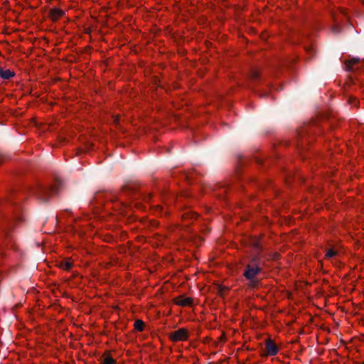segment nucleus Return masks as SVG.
Masks as SVG:
<instances>
[{
    "label": "nucleus",
    "instance_id": "6ab92c4d",
    "mask_svg": "<svg viewBox=\"0 0 364 364\" xmlns=\"http://www.w3.org/2000/svg\"><path fill=\"white\" fill-rule=\"evenodd\" d=\"M331 31L334 33V34H338L340 33L341 31V27L337 23H335L332 27H331Z\"/></svg>",
    "mask_w": 364,
    "mask_h": 364
},
{
    "label": "nucleus",
    "instance_id": "393cba45",
    "mask_svg": "<svg viewBox=\"0 0 364 364\" xmlns=\"http://www.w3.org/2000/svg\"><path fill=\"white\" fill-rule=\"evenodd\" d=\"M362 1V3L364 4V0H360Z\"/></svg>",
    "mask_w": 364,
    "mask_h": 364
},
{
    "label": "nucleus",
    "instance_id": "39448f33",
    "mask_svg": "<svg viewBox=\"0 0 364 364\" xmlns=\"http://www.w3.org/2000/svg\"><path fill=\"white\" fill-rule=\"evenodd\" d=\"M360 60L358 58H353L349 60H346L345 62L346 69L348 71H354L360 69Z\"/></svg>",
    "mask_w": 364,
    "mask_h": 364
},
{
    "label": "nucleus",
    "instance_id": "dca6fc26",
    "mask_svg": "<svg viewBox=\"0 0 364 364\" xmlns=\"http://www.w3.org/2000/svg\"><path fill=\"white\" fill-rule=\"evenodd\" d=\"M306 51L309 55V58H311L316 53V49L314 48L313 45H309L306 48Z\"/></svg>",
    "mask_w": 364,
    "mask_h": 364
},
{
    "label": "nucleus",
    "instance_id": "a211bd4d",
    "mask_svg": "<svg viewBox=\"0 0 364 364\" xmlns=\"http://www.w3.org/2000/svg\"><path fill=\"white\" fill-rule=\"evenodd\" d=\"M103 364H115V360L109 355H107L103 361Z\"/></svg>",
    "mask_w": 364,
    "mask_h": 364
},
{
    "label": "nucleus",
    "instance_id": "ddd939ff",
    "mask_svg": "<svg viewBox=\"0 0 364 364\" xmlns=\"http://www.w3.org/2000/svg\"><path fill=\"white\" fill-rule=\"evenodd\" d=\"M259 75L260 74L258 70L252 69L250 72V77L252 82H255L259 78Z\"/></svg>",
    "mask_w": 364,
    "mask_h": 364
},
{
    "label": "nucleus",
    "instance_id": "0eeeda50",
    "mask_svg": "<svg viewBox=\"0 0 364 364\" xmlns=\"http://www.w3.org/2000/svg\"><path fill=\"white\" fill-rule=\"evenodd\" d=\"M176 304L182 306H190L193 304V299L191 297L179 296L174 299Z\"/></svg>",
    "mask_w": 364,
    "mask_h": 364
},
{
    "label": "nucleus",
    "instance_id": "f03ea898",
    "mask_svg": "<svg viewBox=\"0 0 364 364\" xmlns=\"http://www.w3.org/2000/svg\"><path fill=\"white\" fill-rule=\"evenodd\" d=\"M62 185V181L56 178L51 186L38 184L31 189V192L41 203H46L52 194H55L60 190Z\"/></svg>",
    "mask_w": 364,
    "mask_h": 364
},
{
    "label": "nucleus",
    "instance_id": "2eb2a0df",
    "mask_svg": "<svg viewBox=\"0 0 364 364\" xmlns=\"http://www.w3.org/2000/svg\"><path fill=\"white\" fill-rule=\"evenodd\" d=\"M144 323L141 320H136L134 322V328L139 331H142L144 330Z\"/></svg>",
    "mask_w": 364,
    "mask_h": 364
},
{
    "label": "nucleus",
    "instance_id": "412c9836",
    "mask_svg": "<svg viewBox=\"0 0 364 364\" xmlns=\"http://www.w3.org/2000/svg\"><path fill=\"white\" fill-rule=\"evenodd\" d=\"M9 200H10V203H11V205L12 207H14V206L16 205V203L14 201V199H13L12 198H11L9 199Z\"/></svg>",
    "mask_w": 364,
    "mask_h": 364
},
{
    "label": "nucleus",
    "instance_id": "aec40b11",
    "mask_svg": "<svg viewBox=\"0 0 364 364\" xmlns=\"http://www.w3.org/2000/svg\"><path fill=\"white\" fill-rule=\"evenodd\" d=\"M228 189H229V188H227V187L222 188L221 190L223 191V192L220 193V195H225V194H226Z\"/></svg>",
    "mask_w": 364,
    "mask_h": 364
},
{
    "label": "nucleus",
    "instance_id": "f257e3e1",
    "mask_svg": "<svg viewBox=\"0 0 364 364\" xmlns=\"http://www.w3.org/2000/svg\"><path fill=\"white\" fill-rule=\"evenodd\" d=\"M250 246L252 252L250 262L245 269L243 276L250 282L249 286L255 288L259 282L257 276L262 272V266L264 264V262L262 260L263 247L260 240L256 237L250 240Z\"/></svg>",
    "mask_w": 364,
    "mask_h": 364
},
{
    "label": "nucleus",
    "instance_id": "5701e85b",
    "mask_svg": "<svg viewBox=\"0 0 364 364\" xmlns=\"http://www.w3.org/2000/svg\"><path fill=\"white\" fill-rule=\"evenodd\" d=\"M3 159H4V156L0 154V164L3 161Z\"/></svg>",
    "mask_w": 364,
    "mask_h": 364
},
{
    "label": "nucleus",
    "instance_id": "20e7f679",
    "mask_svg": "<svg viewBox=\"0 0 364 364\" xmlns=\"http://www.w3.org/2000/svg\"><path fill=\"white\" fill-rule=\"evenodd\" d=\"M169 338L174 342L185 341L188 338V331L185 328H179L170 333Z\"/></svg>",
    "mask_w": 364,
    "mask_h": 364
},
{
    "label": "nucleus",
    "instance_id": "4be33fe9",
    "mask_svg": "<svg viewBox=\"0 0 364 364\" xmlns=\"http://www.w3.org/2000/svg\"><path fill=\"white\" fill-rule=\"evenodd\" d=\"M109 200L112 201L114 200H117V198L115 196H111V197L109 198Z\"/></svg>",
    "mask_w": 364,
    "mask_h": 364
},
{
    "label": "nucleus",
    "instance_id": "f8f14e48",
    "mask_svg": "<svg viewBox=\"0 0 364 364\" xmlns=\"http://www.w3.org/2000/svg\"><path fill=\"white\" fill-rule=\"evenodd\" d=\"M182 218L184 220H192L197 218V215L194 212L188 211L182 215Z\"/></svg>",
    "mask_w": 364,
    "mask_h": 364
},
{
    "label": "nucleus",
    "instance_id": "9b49d317",
    "mask_svg": "<svg viewBox=\"0 0 364 364\" xmlns=\"http://www.w3.org/2000/svg\"><path fill=\"white\" fill-rule=\"evenodd\" d=\"M136 190V186L134 183H127L123 186L124 193H132Z\"/></svg>",
    "mask_w": 364,
    "mask_h": 364
},
{
    "label": "nucleus",
    "instance_id": "4468645a",
    "mask_svg": "<svg viewBox=\"0 0 364 364\" xmlns=\"http://www.w3.org/2000/svg\"><path fill=\"white\" fill-rule=\"evenodd\" d=\"M60 267L65 270H70L73 267V263L70 261L65 260L62 261L60 264Z\"/></svg>",
    "mask_w": 364,
    "mask_h": 364
},
{
    "label": "nucleus",
    "instance_id": "f3484780",
    "mask_svg": "<svg viewBox=\"0 0 364 364\" xmlns=\"http://www.w3.org/2000/svg\"><path fill=\"white\" fill-rule=\"evenodd\" d=\"M337 255V252L335 251L333 249H329L326 251V258H331Z\"/></svg>",
    "mask_w": 364,
    "mask_h": 364
},
{
    "label": "nucleus",
    "instance_id": "9d476101",
    "mask_svg": "<svg viewBox=\"0 0 364 364\" xmlns=\"http://www.w3.org/2000/svg\"><path fill=\"white\" fill-rule=\"evenodd\" d=\"M15 76L14 71L11 70H4L0 67V79L9 80Z\"/></svg>",
    "mask_w": 364,
    "mask_h": 364
},
{
    "label": "nucleus",
    "instance_id": "423d86ee",
    "mask_svg": "<svg viewBox=\"0 0 364 364\" xmlns=\"http://www.w3.org/2000/svg\"><path fill=\"white\" fill-rule=\"evenodd\" d=\"M265 346L267 354L268 355H275L277 354L279 348L271 338H268L266 341Z\"/></svg>",
    "mask_w": 364,
    "mask_h": 364
},
{
    "label": "nucleus",
    "instance_id": "6e6552de",
    "mask_svg": "<svg viewBox=\"0 0 364 364\" xmlns=\"http://www.w3.org/2000/svg\"><path fill=\"white\" fill-rule=\"evenodd\" d=\"M22 219L21 216L18 215V210H16V213L14 215V217L12 219L9 220L7 221V228L4 229V231L5 232V234H7V229H11L13 228L14 223L16 222H20Z\"/></svg>",
    "mask_w": 364,
    "mask_h": 364
},
{
    "label": "nucleus",
    "instance_id": "b1692460",
    "mask_svg": "<svg viewBox=\"0 0 364 364\" xmlns=\"http://www.w3.org/2000/svg\"><path fill=\"white\" fill-rule=\"evenodd\" d=\"M149 198H150V196H146V199H149Z\"/></svg>",
    "mask_w": 364,
    "mask_h": 364
},
{
    "label": "nucleus",
    "instance_id": "7ed1b4c3",
    "mask_svg": "<svg viewBox=\"0 0 364 364\" xmlns=\"http://www.w3.org/2000/svg\"><path fill=\"white\" fill-rule=\"evenodd\" d=\"M316 127L312 124H307L301 127L298 130V136L299 141L298 142V146L303 148L305 144L306 138L309 137L311 134L314 133Z\"/></svg>",
    "mask_w": 364,
    "mask_h": 364
},
{
    "label": "nucleus",
    "instance_id": "1a4fd4ad",
    "mask_svg": "<svg viewBox=\"0 0 364 364\" xmlns=\"http://www.w3.org/2000/svg\"><path fill=\"white\" fill-rule=\"evenodd\" d=\"M65 14V12L58 8H53L50 11V16L53 21H57L60 17L63 16Z\"/></svg>",
    "mask_w": 364,
    "mask_h": 364
}]
</instances>
